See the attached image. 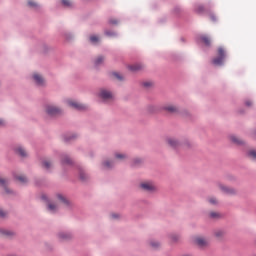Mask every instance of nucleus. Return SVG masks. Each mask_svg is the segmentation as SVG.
<instances>
[{
	"label": "nucleus",
	"instance_id": "f257e3e1",
	"mask_svg": "<svg viewBox=\"0 0 256 256\" xmlns=\"http://www.w3.org/2000/svg\"><path fill=\"white\" fill-rule=\"evenodd\" d=\"M225 57H227V54L225 53V49H223V47H219L218 57L212 60L213 65H223V61H225Z\"/></svg>",
	"mask_w": 256,
	"mask_h": 256
},
{
	"label": "nucleus",
	"instance_id": "f03ea898",
	"mask_svg": "<svg viewBox=\"0 0 256 256\" xmlns=\"http://www.w3.org/2000/svg\"><path fill=\"white\" fill-rule=\"evenodd\" d=\"M45 112L47 113V115H51L53 117L55 115H61V113H63V110L55 105L49 104L46 106Z\"/></svg>",
	"mask_w": 256,
	"mask_h": 256
},
{
	"label": "nucleus",
	"instance_id": "7ed1b4c3",
	"mask_svg": "<svg viewBox=\"0 0 256 256\" xmlns=\"http://www.w3.org/2000/svg\"><path fill=\"white\" fill-rule=\"evenodd\" d=\"M69 107L72 109H76V111H85L87 109V105L81 104L75 100H67Z\"/></svg>",
	"mask_w": 256,
	"mask_h": 256
},
{
	"label": "nucleus",
	"instance_id": "20e7f679",
	"mask_svg": "<svg viewBox=\"0 0 256 256\" xmlns=\"http://www.w3.org/2000/svg\"><path fill=\"white\" fill-rule=\"evenodd\" d=\"M141 189H143V191H148L149 193L156 191V187L155 184H153L152 182H143L140 184Z\"/></svg>",
	"mask_w": 256,
	"mask_h": 256
},
{
	"label": "nucleus",
	"instance_id": "39448f33",
	"mask_svg": "<svg viewBox=\"0 0 256 256\" xmlns=\"http://www.w3.org/2000/svg\"><path fill=\"white\" fill-rule=\"evenodd\" d=\"M100 97H101V99H103V101H112L113 93H111L108 90H101Z\"/></svg>",
	"mask_w": 256,
	"mask_h": 256
},
{
	"label": "nucleus",
	"instance_id": "423d86ee",
	"mask_svg": "<svg viewBox=\"0 0 256 256\" xmlns=\"http://www.w3.org/2000/svg\"><path fill=\"white\" fill-rule=\"evenodd\" d=\"M218 187L225 193V195H235V193H237V190L234 188H229L223 184H218Z\"/></svg>",
	"mask_w": 256,
	"mask_h": 256
},
{
	"label": "nucleus",
	"instance_id": "0eeeda50",
	"mask_svg": "<svg viewBox=\"0 0 256 256\" xmlns=\"http://www.w3.org/2000/svg\"><path fill=\"white\" fill-rule=\"evenodd\" d=\"M166 142L173 149H177V147H179V145H181V143L176 138H172V137L167 138Z\"/></svg>",
	"mask_w": 256,
	"mask_h": 256
},
{
	"label": "nucleus",
	"instance_id": "6e6552de",
	"mask_svg": "<svg viewBox=\"0 0 256 256\" xmlns=\"http://www.w3.org/2000/svg\"><path fill=\"white\" fill-rule=\"evenodd\" d=\"M199 40L201 41V43H204V45H206V47H209V45H211V38H209V36L203 34L199 36Z\"/></svg>",
	"mask_w": 256,
	"mask_h": 256
},
{
	"label": "nucleus",
	"instance_id": "1a4fd4ad",
	"mask_svg": "<svg viewBox=\"0 0 256 256\" xmlns=\"http://www.w3.org/2000/svg\"><path fill=\"white\" fill-rule=\"evenodd\" d=\"M58 237L61 241H69V239H71L72 235H71V233L62 232V233L58 234Z\"/></svg>",
	"mask_w": 256,
	"mask_h": 256
},
{
	"label": "nucleus",
	"instance_id": "9d476101",
	"mask_svg": "<svg viewBox=\"0 0 256 256\" xmlns=\"http://www.w3.org/2000/svg\"><path fill=\"white\" fill-rule=\"evenodd\" d=\"M195 243L199 247H205L207 245V241L205 240V238H202V237H197L195 239Z\"/></svg>",
	"mask_w": 256,
	"mask_h": 256
},
{
	"label": "nucleus",
	"instance_id": "9b49d317",
	"mask_svg": "<svg viewBox=\"0 0 256 256\" xmlns=\"http://www.w3.org/2000/svg\"><path fill=\"white\" fill-rule=\"evenodd\" d=\"M33 79H34V81H36L37 85H43L45 83V80L39 74H34Z\"/></svg>",
	"mask_w": 256,
	"mask_h": 256
},
{
	"label": "nucleus",
	"instance_id": "f8f14e48",
	"mask_svg": "<svg viewBox=\"0 0 256 256\" xmlns=\"http://www.w3.org/2000/svg\"><path fill=\"white\" fill-rule=\"evenodd\" d=\"M165 111H168V113H177L179 109L175 105H167L164 107Z\"/></svg>",
	"mask_w": 256,
	"mask_h": 256
},
{
	"label": "nucleus",
	"instance_id": "ddd939ff",
	"mask_svg": "<svg viewBox=\"0 0 256 256\" xmlns=\"http://www.w3.org/2000/svg\"><path fill=\"white\" fill-rule=\"evenodd\" d=\"M143 64H133L131 66H129V69L130 71H134V72H137V71H141L143 69Z\"/></svg>",
	"mask_w": 256,
	"mask_h": 256
},
{
	"label": "nucleus",
	"instance_id": "4468645a",
	"mask_svg": "<svg viewBox=\"0 0 256 256\" xmlns=\"http://www.w3.org/2000/svg\"><path fill=\"white\" fill-rule=\"evenodd\" d=\"M15 151L18 155H20V157H27V152L21 146L17 147Z\"/></svg>",
	"mask_w": 256,
	"mask_h": 256
},
{
	"label": "nucleus",
	"instance_id": "2eb2a0df",
	"mask_svg": "<svg viewBox=\"0 0 256 256\" xmlns=\"http://www.w3.org/2000/svg\"><path fill=\"white\" fill-rule=\"evenodd\" d=\"M232 143H236V145H243V140L238 138L237 136L230 137Z\"/></svg>",
	"mask_w": 256,
	"mask_h": 256
},
{
	"label": "nucleus",
	"instance_id": "dca6fc26",
	"mask_svg": "<svg viewBox=\"0 0 256 256\" xmlns=\"http://www.w3.org/2000/svg\"><path fill=\"white\" fill-rule=\"evenodd\" d=\"M0 186L5 188V192L6 193H11V191H9V188H7V180L0 178Z\"/></svg>",
	"mask_w": 256,
	"mask_h": 256
},
{
	"label": "nucleus",
	"instance_id": "f3484780",
	"mask_svg": "<svg viewBox=\"0 0 256 256\" xmlns=\"http://www.w3.org/2000/svg\"><path fill=\"white\" fill-rule=\"evenodd\" d=\"M51 166H52V164L49 160H44L42 162V167H44V169H51Z\"/></svg>",
	"mask_w": 256,
	"mask_h": 256
},
{
	"label": "nucleus",
	"instance_id": "a211bd4d",
	"mask_svg": "<svg viewBox=\"0 0 256 256\" xmlns=\"http://www.w3.org/2000/svg\"><path fill=\"white\" fill-rule=\"evenodd\" d=\"M112 76L114 79H117L118 81H123V75L117 73V72H113Z\"/></svg>",
	"mask_w": 256,
	"mask_h": 256
},
{
	"label": "nucleus",
	"instance_id": "6ab92c4d",
	"mask_svg": "<svg viewBox=\"0 0 256 256\" xmlns=\"http://www.w3.org/2000/svg\"><path fill=\"white\" fill-rule=\"evenodd\" d=\"M62 5L64 7H73V2L71 0H62Z\"/></svg>",
	"mask_w": 256,
	"mask_h": 256
},
{
	"label": "nucleus",
	"instance_id": "aec40b11",
	"mask_svg": "<svg viewBox=\"0 0 256 256\" xmlns=\"http://www.w3.org/2000/svg\"><path fill=\"white\" fill-rule=\"evenodd\" d=\"M248 157H250V159H253V161H256V151L255 150H250L248 152Z\"/></svg>",
	"mask_w": 256,
	"mask_h": 256
},
{
	"label": "nucleus",
	"instance_id": "412c9836",
	"mask_svg": "<svg viewBox=\"0 0 256 256\" xmlns=\"http://www.w3.org/2000/svg\"><path fill=\"white\" fill-rule=\"evenodd\" d=\"M2 235H6V237H13L15 235L13 232L9 230H1Z\"/></svg>",
	"mask_w": 256,
	"mask_h": 256
},
{
	"label": "nucleus",
	"instance_id": "4be33fe9",
	"mask_svg": "<svg viewBox=\"0 0 256 256\" xmlns=\"http://www.w3.org/2000/svg\"><path fill=\"white\" fill-rule=\"evenodd\" d=\"M17 181H20V183H27V177L20 175L16 176Z\"/></svg>",
	"mask_w": 256,
	"mask_h": 256
},
{
	"label": "nucleus",
	"instance_id": "5701e85b",
	"mask_svg": "<svg viewBox=\"0 0 256 256\" xmlns=\"http://www.w3.org/2000/svg\"><path fill=\"white\" fill-rule=\"evenodd\" d=\"M57 199H59V201H61L62 203H69V201L67 200V198H65V196L58 194L57 195Z\"/></svg>",
	"mask_w": 256,
	"mask_h": 256
},
{
	"label": "nucleus",
	"instance_id": "b1692460",
	"mask_svg": "<svg viewBox=\"0 0 256 256\" xmlns=\"http://www.w3.org/2000/svg\"><path fill=\"white\" fill-rule=\"evenodd\" d=\"M225 235V232H223V230H217L215 232V237H217L218 239H221V237H223Z\"/></svg>",
	"mask_w": 256,
	"mask_h": 256
},
{
	"label": "nucleus",
	"instance_id": "393cba45",
	"mask_svg": "<svg viewBox=\"0 0 256 256\" xmlns=\"http://www.w3.org/2000/svg\"><path fill=\"white\" fill-rule=\"evenodd\" d=\"M208 202L211 204V205H217L219 203V201L217 200V198L215 197H211L208 199Z\"/></svg>",
	"mask_w": 256,
	"mask_h": 256
},
{
	"label": "nucleus",
	"instance_id": "a878e982",
	"mask_svg": "<svg viewBox=\"0 0 256 256\" xmlns=\"http://www.w3.org/2000/svg\"><path fill=\"white\" fill-rule=\"evenodd\" d=\"M48 209H49L52 213H55V211H57V205H55V204H49V205H48Z\"/></svg>",
	"mask_w": 256,
	"mask_h": 256
},
{
	"label": "nucleus",
	"instance_id": "bb28decb",
	"mask_svg": "<svg viewBox=\"0 0 256 256\" xmlns=\"http://www.w3.org/2000/svg\"><path fill=\"white\" fill-rule=\"evenodd\" d=\"M103 61H105V58H103L102 56L98 57L95 60V65H101V63H103Z\"/></svg>",
	"mask_w": 256,
	"mask_h": 256
},
{
	"label": "nucleus",
	"instance_id": "cd10ccee",
	"mask_svg": "<svg viewBox=\"0 0 256 256\" xmlns=\"http://www.w3.org/2000/svg\"><path fill=\"white\" fill-rule=\"evenodd\" d=\"M91 43H99V37L97 36H91L90 37Z\"/></svg>",
	"mask_w": 256,
	"mask_h": 256
},
{
	"label": "nucleus",
	"instance_id": "c85d7f7f",
	"mask_svg": "<svg viewBox=\"0 0 256 256\" xmlns=\"http://www.w3.org/2000/svg\"><path fill=\"white\" fill-rule=\"evenodd\" d=\"M116 159H127V155H125V154H116Z\"/></svg>",
	"mask_w": 256,
	"mask_h": 256
},
{
	"label": "nucleus",
	"instance_id": "c756f323",
	"mask_svg": "<svg viewBox=\"0 0 256 256\" xmlns=\"http://www.w3.org/2000/svg\"><path fill=\"white\" fill-rule=\"evenodd\" d=\"M210 217H212V219H217V217H219V213H217V212H211V213H210Z\"/></svg>",
	"mask_w": 256,
	"mask_h": 256
},
{
	"label": "nucleus",
	"instance_id": "7c9ffc66",
	"mask_svg": "<svg viewBox=\"0 0 256 256\" xmlns=\"http://www.w3.org/2000/svg\"><path fill=\"white\" fill-rule=\"evenodd\" d=\"M62 163L71 164V158H69V157L66 156V157L62 160Z\"/></svg>",
	"mask_w": 256,
	"mask_h": 256
},
{
	"label": "nucleus",
	"instance_id": "2f4dec72",
	"mask_svg": "<svg viewBox=\"0 0 256 256\" xmlns=\"http://www.w3.org/2000/svg\"><path fill=\"white\" fill-rule=\"evenodd\" d=\"M204 10L205 8H203L201 5L196 8L197 13H203Z\"/></svg>",
	"mask_w": 256,
	"mask_h": 256
},
{
	"label": "nucleus",
	"instance_id": "473e14b6",
	"mask_svg": "<svg viewBox=\"0 0 256 256\" xmlns=\"http://www.w3.org/2000/svg\"><path fill=\"white\" fill-rule=\"evenodd\" d=\"M80 179H81L82 181H85V179H87V174H85L84 172H81V173H80Z\"/></svg>",
	"mask_w": 256,
	"mask_h": 256
},
{
	"label": "nucleus",
	"instance_id": "72a5a7b5",
	"mask_svg": "<svg viewBox=\"0 0 256 256\" xmlns=\"http://www.w3.org/2000/svg\"><path fill=\"white\" fill-rule=\"evenodd\" d=\"M113 162H109V161H106L105 163H104V167H106L107 169H109V168H111V164H112Z\"/></svg>",
	"mask_w": 256,
	"mask_h": 256
},
{
	"label": "nucleus",
	"instance_id": "f704fd0d",
	"mask_svg": "<svg viewBox=\"0 0 256 256\" xmlns=\"http://www.w3.org/2000/svg\"><path fill=\"white\" fill-rule=\"evenodd\" d=\"M151 247L157 249V247H159V242H151Z\"/></svg>",
	"mask_w": 256,
	"mask_h": 256
},
{
	"label": "nucleus",
	"instance_id": "c9c22d12",
	"mask_svg": "<svg viewBox=\"0 0 256 256\" xmlns=\"http://www.w3.org/2000/svg\"><path fill=\"white\" fill-rule=\"evenodd\" d=\"M28 5H29V7H37V3L33 2V1H28Z\"/></svg>",
	"mask_w": 256,
	"mask_h": 256
},
{
	"label": "nucleus",
	"instance_id": "e433bc0d",
	"mask_svg": "<svg viewBox=\"0 0 256 256\" xmlns=\"http://www.w3.org/2000/svg\"><path fill=\"white\" fill-rule=\"evenodd\" d=\"M144 87H152L153 86V83L151 82H144Z\"/></svg>",
	"mask_w": 256,
	"mask_h": 256
},
{
	"label": "nucleus",
	"instance_id": "4c0bfd02",
	"mask_svg": "<svg viewBox=\"0 0 256 256\" xmlns=\"http://www.w3.org/2000/svg\"><path fill=\"white\" fill-rule=\"evenodd\" d=\"M7 212L0 209V217H6Z\"/></svg>",
	"mask_w": 256,
	"mask_h": 256
},
{
	"label": "nucleus",
	"instance_id": "58836bf2",
	"mask_svg": "<svg viewBox=\"0 0 256 256\" xmlns=\"http://www.w3.org/2000/svg\"><path fill=\"white\" fill-rule=\"evenodd\" d=\"M105 33L108 35V37H113V35H115V32L106 31Z\"/></svg>",
	"mask_w": 256,
	"mask_h": 256
},
{
	"label": "nucleus",
	"instance_id": "ea45409f",
	"mask_svg": "<svg viewBox=\"0 0 256 256\" xmlns=\"http://www.w3.org/2000/svg\"><path fill=\"white\" fill-rule=\"evenodd\" d=\"M246 105H247V107H251V106L253 105V102H251V101H246Z\"/></svg>",
	"mask_w": 256,
	"mask_h": 256
},
{
	"label": "nucleus",
	"instance_id": "a19ab883",
	"mask_svg": "<svg viewBox=\"0 0 256 256\" xmlns=\"http://www.w3.org/2000/svg\"><path fill=\"white\" fill-rule=\"evenodd\" d=\"M110 23H112V25H117V20H110Z\"/></svg>",
	"mask_w": 256,
	"mask_h": 256
},
{
	"label": "nucleus",
	"instance_id": "79ce46f5",
	"mask_svg": "<svg viewBox=\"0 0 256 256\" xmlns=\"http://www.w3.org/2000/svg\"><path fill=\"white\" fill-rule=\"evenodd\" d=\"M153 109H155V107H153V106H150V107H149L150 113H153Z\"/></svg>",
	"mask_w": 256,
	"mask_h": 256
},
{
	"label": "nucleus",
	"instance_id": "37998d69",
	"mask_svg": "<svg viewBox=\"0 0 256 256\" xmlns=\"http://www.w3.org/2000/svg\"><path fill=\"white\" fill-rule=\"evenodd\" d=\"M113 219H117V215L113 214L112 215Z\"/></svg>",
	"mask_w": 256,
	"mask_h": 256
},
{
	"label": "nucleus",
	"instance_id": "c03bdc74",
	"mask_svg": "<svg viewBox=\"0 0 256 256\" xmlns=\"http://www.w3.org/2000/svg\"><path fill=\"white\" fill-rule=\"evenodd\" d=\"M211 20H212V21H215V16H211Z\"/></svg>",
	"mask_w": 256,
	"mask_h": 256
},
{
	"label": "nucleus",
	"instance_id": "a18cd8bd",
	"mask_svg": "<svg viewBox=\"0 0 256 256\" xmlns=\"http://www.w3.org/2000/svg\"><path fill=\"white\" fill-rule=\"evenodd\" d=\"M4 121L2 119H0V125H3Z\"/></svg>",
	"mask_w": 256,
	"mask_h": 256
}]
</instances>
